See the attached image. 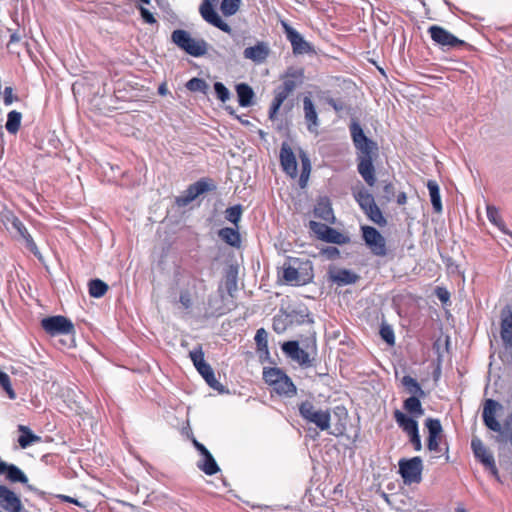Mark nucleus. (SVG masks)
<instances>
[{
  "label": "nucleus",
  "instance_id": "1",
  "mask_svg": "<svg viewBox=\"0 0 512 512\" xmlns=\"http://www.w3.org/2000/svg\"><path fill=\"white\" fill-rule=\"evenodd\" d=\"M350 133L356 149L357 171L365 183L372 187L376 183L374 159L378 155L377 143L369 139L357 122L350 125Z\"/></svg>",
  "mask_w": 512,
  "mask_h": 512
},
{
  "label": "nucleus",
  "instance_id": "2",
  "mask_svg": "<svg viewBox=\"0 0 512 512\" xmlns=\"http://www.w3.org/2000/svg\"><path fill=\"white\" fill-rule=\"evenodd\" d=\"M43 330L50 336L68 337L67 347L75 346V327L71 320L62 315L45 317L41 320Z\"/></svg>",
  "mask_w": 512,
  "mask_h": 512
},
{
  "label": "nucleus",
  "instance_id": "3",
  "mask_svg": "<svg viewBox=\"0 0 512 512\" xmlns=\"http://www.w3.org/2000/svg\"><path fill=\"white\" fill-rule=\"evenodd\" d=\"M172 42L193 57H201L208 51V44L203 39H195L183 29H176L171 34Z\"/></svg>",
  "mask_w": 512,
  "mask_h": 512
},
{
  "label": "nucleus",
  "instance_id": "4",
  "mask_svg": "<svg viewBox=\"0 0 512 512\" xmlns=\"http://www.w3.org/2000/svg\"><path fill=\"white\" fill-rule=\"evenodd\" d=\"M299 415L308 423L314 424L321 431H326L331 426V414L329 409L317 408L311 401L306 400L299 404Z\"/></svg>",
  "mask_w": 512,
  "mask_h": 512
},
{
  "label": "nucleus",
  "instance_id": "5",
  "mask_svg": "<svg viewBox=\"0 0 512 512\" xmlns=\"http://www.w3.org/2000/svg\"><path fill=\"white\" fill-rule=\"evenodd\" d=\"M471 449L475 459L482 464L484 469L488 471L496 481L502 483V479L499 475L498 468L496 466L495 458L493 453L485 446L483 441L473 436L471 439Z\"/></svg>",
  "mask_w": 512,
  "mask_h": 512
},
{
  "label": "nucleus",
  "instance_id": "6",
  "mask_svg": "<svg viewBox=\"0 0 512 512\" xmlns=\"http://www.w3.org/2000/svg\"><path fill=\"white\" fill-rule=\"evenodd\" d=\"M398 465L399 473L405 484L419 483L421 481L423 462L420 457L401 459Z\"/></svg>",
  "mask_w": 512,
  "mask_h": 512
},
{
  "label": "nucleus",
  "instance_id": "7",
  "mask_svg": "<svg viewBox=\"0 0 512 512\" xmlns=\"http://www.w3.org/2000/svg\"><path fill=\"white\" fill-rule=\"evenodd\" d=\"M215 188L216 186L210 180L200 179L191 184L182 195L178 196L176 198V203L181 207L187 206L201 194L212 191Z\"/></svg>",
  "mask_w": 512,
  "mask_h": 512
},
{
  "label": "nucleus",
  "instance_id": "8",
  "mask_svg": "<svg viewBox=\"0 0 512 512\" xmlns=\"http://www.w3.org/2000/svg\"><path fill=\"white\" fill-rule=\"evenodd\" d=\"M361 229L363 239L371 252L376 256H386V240L381 233L371 226H363Z\"/></svg>",
  "mask_w": 512,
  "mask_h": 512
},
{
  "label": "nucleus",
  "instance_id": "9",
  "mask_svg": "<svg viewBox=\"0 0 512 512\" xmlns=\"http://www.w3.org/2000/svg\"><path fill=\"white\" fill-rule=\"evenodd\" d=\"M218 2L219 0H203L199 7L200 15L209 24L215 26L225 33L230 34L232 31L231 27L221 19L214 8Z\"/></svg>",
  "mask_w": 512,
  "mask_h": 512
},
{
  "label": "nucleus",
  "instance_id": "10",
  "mask_svg": "<svg viewBox=\"0 0 512 512\" xmlns=\"http://www.w3.org/2000/svg\"><path fill=\"white\" fill-rule=\"evenodd\" d=\"M284 33L287 40L292 46V51L295 55H302L313 52L312 45L307 42L303 36L288 23L282 22Z\"/></svg>",
  "mask_w": 512,
  "mask_h": 512
},
{
  "label": "nucleus",
  "instance_id": "11",
  "mask_svg": "<svg viewBox=\"0 0 512 512\" xmlns=\"http://www.w3.org/2000/svg\"><path fill=\"white\" fill-rule=\"evenodd\" d=\"M428 32L431 39L439 46L443 48H455L465 44L463 40H460L448 30L441 26L433 25L429 27Z\"/></svg>",
  "mask_w": 512,
  "mask_h": 512
},
{
  "label": "nucleus",
  "instance_id": "12",
  "mask_svg": "<svg viewBox=\"0 0 512 512\" xmlns=\"http://www.w3.org/2000/svg\"><path fill=\"white\" fill-rule=\"evenodd\" d=\"M282 351L293 361L304 367L312 365L310 353L300 348L298 341H287L282 344Z\"/></svg>",
  "mask_w": 512,
  "mask_h": 512
},
{
  "label": "nucleus",
  "instance_id": "13",
  "mask_svg": "<svg viewBox=\"0 0 512 512\" xmlns=\"http://www.w3.org/2000/svg\"><path fill=\"white\" fill-rule=\"evenodd\" d=\"M0 507L6 512H26L19 496L5 485H0Z\"/></svg>",
  "mask_w": 512,
  "mask_h": 512
},
{
  "label": "nucleus",
  "instance_id": "14",
  "mask_svg": "<svg viewBox=\"0 0 512 512\" xmlns=\"http://www.w3.org/2000/svg\"><path fill=\"white\" fill-rule=\"evenodd\" d=\"M502 405L493 399H487L484 402L482 418L484 425L491 431H498L500 429V422L497 420L496 415Z\"/></svg>",
  "mask_w": 512,
  "mask_h": 512
},
{
  "label": "nucleus",
  "instance_id": "15",
  "mask_svg": "<svg viewBox=\"0 0 512 512\" xmlns=\"http://www.w3.org/2000/svg\"><path fill=\"white\" fill-rule=\"evenodd\" d=\"M500 336L503 345L507 349H512V307L506 305L500 314Z\"/></svg>",
  "mask_w": 512,
  "mask_h": 512
},
{
  "label": "nucleus",
  "instance_id": "16",
  "mask_svg": "<svg viewBox=\"0 0 512 512\" xmlns=\"http://www.w3.org/2000/svg\"><path fill=\"white\" fill-rule=\"evenodd\" d=\"M270 54V47L267 42L258 41L254 46L246 47L243 51V57L251 60L255 64H262Z\"/></svg>",
  "mask_w": 512,
  "mask_h": 512
},
{
  "label": "nucleus",
  "instance_id": "17",
  "mask_svg": "<svg viewBox=\"0 0 512 512\" xmlns=\"http://www.w3.org/2000/svg\"><path fill=\"white\" fill-rule=\"evenodd\" d=\"M329 279L338 286L354 284L358 281L359 275L346 268L330 267L328 270Z\"/></svg>",
  "mask_w": 512,
  "mask_h": 512
},
{
  "label": "nucleus",
  "instance_id": "18",
  "mask_svg": "<svg viewBox=\"0 0 512 512\" xmlns=\"http://www.w3.org/2000/svg\"><path fill=\"white\" fill-rule=\"evenodd\" d=\"M280 163L283 171L291 176L296 177L297 175V161L296 157L287 143H283L280 149Z\"/></svg>",
  "mask_w": 512,
  "mask_h": 512
},
{
  "label": "nucleus",
  "instance_id": "19",
  "mask_svg": "<svg viewBox=\"0 0 512 512\" xmlns=\"http://www.w3.org/2000/svg\"><path fill=\"white\" fill-rule=\"evenodd\" d=\"M0 475H4L5 479L11 483L27 484L29 479L26 474L16 465L0 461Z\"/></svg>",
  "mask_w": 512,
  "mask_h": 512
},
{
  "label": "nucleus",
  "instance_id": "20",
  "mask_svg": "<svg viewBox=\"0 0 512 512\" xmlns=\"http://www.w3.org/2000/svg\"><path fill=\"white\" fill-rule=\"evenodd\" d=\"M303 110L307 129L312 133L317 132L319 119L313 101L309 97H304L303 99Z\"/></svg>",
  "mask_w": 512,
  "mask_h": 512
},
{
  "label": "nucleus",
  "instance_id": "21",
  "mask_svg": "<svg viewBox=\"0 0 512 512\" xmlns=\"http://www.w3.org/2000/svg\"><path fill=\"white\" fill-rule=\"evenodd\" d=\"M394 419L397 425L405 432L407 435H410L419 430L418 422L415 417L408 416L402 411L396 409L393 413Z\"/></svg>",
  "mask_w": 512,
  "mask_h": 512
},
{
  "label": "nucleus",
  "instance_id": "22",
  "mask_svg": "<svg viewBox=\"0 0 512 512\" xmlns=\"http://www.w3.org/2000/svg\"><path fill=\"white\" fill-rule=\"evenodd\" d=\"M7 222L11 224V229L13 230L14 235L23 239L26 242L27 247H29L32 250V241L30 238V234L25 225L23 224V222L15 216L7 218Z\"/></svg>",
  "mask_w": 512,
  "mask_h": 512
},
{
  "label": "nucleus",
  "instance_id": "23",
  "mask_svg": "<svg viewBox=\"0 0 512 512\" xmlns=\"http://www.w3.org/2000/svg\"><path fill=\"white\" fill-rule=\"evenodd\" d=\"M236 92L238 96V102L241 107H249L253 105L254 91L246 83H240L236 85Z\"/></svg>",
  "mask_w": 512,
  "mask_h": 512
},
{
  "label": "nucleus",
  "instance_id": "24",
  "mask_svg": "<svg viewBox=\"0 0 512 512\" xmlns=\"http://www.w3.org/2000/svg\"><path fill=\"white\" fill-rule=\"evenodd\" d=\"M254 340L257 345V351L261 360L269 358L268 349V333L264 328H260L256 331Z\"/></svg>",
  "mask_w": 512,
  "mask_h": 512
},
{
  "label": "nucleus",
  "instance_id": "25",
  "mask_svg": "<svg viewBox=\"0 0 512 512\" xmlns=\"http://www.w3.org/2000/svg\"><path fill=\"white\" fill-rule=\"evenodd\" d=\"M314 215L325 221H330L334 218L333 210L328 198H321L318 200L315 208Z\"/></svg>",
  "mask_w": 512,
  "mask_h": 512
},
{
  "label": "nucleus",
  "instance_id": "26",
  "mask_svg": "<svg viewBox=\"0 0 512 512\" xmlns=\"http://www.w3.org/2000/svg\"><path fill=\"white\" fill-rule=\"evenodd\" d=\"M494 432L497 433L496 442L512 444V414H509L503 424L500 423V429Z\"/></svg>",
  "mask_w": 512,
  "mask_h": 512
},
{
  "label": "nucleus",
  "instance_id": "27",
  "mask_svg": "<svg viewBox=\"0 0 512 512\" xmlns=\"http://www.w3.org/2000/svg\"><path fill=\"white\" fill-rule=\"evenodd\" d=\"M272 388L277 394L286 397H292L296 394V386L288 375H286L283 379H280L277 384L272 386Z\"/></svg>",
  "mask_w": 512,
  "mask_h": 512
},
{
  "label": "nucleus",
  "instance_id": "28",
  "mask_svg": "<svg viewBox=\"0 0 512 512\" xmlns=\"http://www.w3.org/2000/svg\"><path fill=\"white\" fill-rule=\"evenodd\" d=\"M197 467L206 475L210 476L216 474L220 470L218 464L210 452L202 456V460L197 463Z\"/></svg>",
  "mask_w": 512,
  "mask_h": 512
},
{
  "label": "nucleus",
  "instance_id": "29",
  "mask_svg": "<svg viewBox=\"0 0 512 512\" xmlns=\"http://www.w3.org/2000/svg\"><path fill=\"white\" fill-rule=\"evenodd\" d=\"M419 398L420 397L417 395H413L407 398L403 403L404 409L415 418H419L424 414V409Z\"/></svg>",
  "mask_w": 512,
  "mask_h": 512
},
{
  "label": "nucleus",
  "instance_id": "30",
  "mask_svg": "<svg viewBox=\"0 0 512 512\" xmlns=\"http://www.w3.org/2000/svg\"><path fill=\"white\" fill-rule=\"evenodd\" d=\"M218 236L228 245L238 247L241 239L237 229L225 227L219 230Z\"/></svg>",
  "mask_w": 512,
  "mask_h": 512
},
{
  "label": "nucleus",
  "instance_id": "31",
  "mask_svg": "<svg viewBox=\"0 0 512 512\" xmlns=\"http://www.w3.org/2000/svg\"><path fill=\"white\" fill-rule=\"evenodd\" d=\"M486 211H487L488 220L493 225L498 227L503 233L509 235L512 238V232L507 230V228L500 216L499 210L495 206L487 205Z\"/></svg>",
  "mask_w": 512,
  "mask_h": 512
},
{
  "label": "nucleus",
  "instance_id": "32",
  "mask_svg": "<svg viewBox=\"0 0 512 512\" xmlns=\"http://www.w3.org/2000/svg\"><path fill=\"white\" fill-rule=\"evenodd\" d=\"M427 188L429 190L430 200L434 211L440 213L442 211V202L438 183L434 180H429Z\"/></svg>",
  "mask_w": 512,
  "mask_h": 512
},
{
  "label": "nucleus",
  "instance_id": "33",
  "mask_svg": "<svg viewBox=\"0 0 512 512\" xmlns=\"http://www.w3.org/2000/svg\"><path fill=\"white\" fill-rule=\"evenodd\" d=\"M294 315L289 313L278 314L273 319V330L281 334L289 325L294 324Z\"/></svg>",
  "mask_w": 512,
  "mask_h": 512
},
{
  "label": "nucleus",
  "instance_id": "34",
  "mask_svg": "<svg viewBox=\"0 0 512 512\" xmlns=\"http://www.w3.org/2000/svg\"><path fill=\"white\" fill-rule=\"evenodd\" d=\"M283 278L286 282L292 285H301L306 283V278L301 276L298 268L294 265H289L284 268Z\"/></svg>",
  "mask_w": 512,
  "mask_h": 512
},
{
  "label": "nucleus",
  "instance_id": "35",
  "mask_svg": "<svg viewBox=\"0 0 512 512\" xmlns=\"http://www.w3.org/2000/svg\"><path fill=\"white\" fill-rule=\"evenodd\" d=\"M354 197L363 211L376 204L373 195L364 187L354 193Z\"/></svg>",
  "mask_w": 512,
  "mask_h": 512
},
{
  "label": "nucleus",
  "instance_id": "36",
  "mask_svg": "<svg viewBox=\"0 0 512 512\" xmlns=\"http://www.w3.org/2000/svg\"><path fill=\"white\" fill-rule=\"evenodd\" d=\"M287 374L277 367L272 368H264L263 370V379L264 381L269 385L273 386L274 384H277L280 379H283Z\"/></svg>",
  "mask_w": 512,
  "mask_h": 512
},
{
  "label": "nucleus",
  "instance_id": "37",
  "mask_svg": "<svg viewBox=\"0 0 512 512\" xmlns=\"http://www.w3.org/2000/svg\"><path fill=\"white\" fill-rule=\"evenodd\" d=\"M34 374L37 379L44 384H49L51 382L52 386L55 385L54 371L50 368H47L43 363H40L37 368H34Z\"/></svg>",
  "mask_w": 512,
  "mask_h": 512
},
{
  "label": "nucleus",
  "instance_id": "38",
  "mask_svg": "<svg viewBox=\"0 0 512 512\" xmlns=\"http://www.w3.org/2000/svg\"><path fill=\"white\" fill-rule=\"evenodd\" d=\"M402 385L407 389V391L413 395H417L418 397H424L425 393L421 388L420 384L416 379L409 375H405L402 378Z\"/></svg>",
  "mask_w": 512,
  "mask_h": 512
},
{
  "label": "nucleus",
  "instance_id": "39",
  "mask_svg": "<svg viewBox=\"0 0 512 512\" xmlns=\"http://www.w3.org/2000/svg\"><path fill=\"white\" fill-rule=\"evenodd\" d=\"M21 118V113L15 110L8 113L5 127L10 134H16L18 132L21 125Z\"/></svg>",
  "mask_w": 512,
  "mask_h": 512
},
{
  "label": "nucleus",
  "instance_id": "40",
  "mask_svg": "<svg viewBox=\"0 0 512 512\" xmlns=\"http://www.w3.org/2000/svg\"><path fill=\"white\" fill-rule=\"evenodd\" d=\"M107 290L108 285L100 279H93L89 282V294L94 298L102 297Z\"/></svg>",
  "mask_w": 512,
  "mask_h": 512
},
{
  "label": "nucleus",
  "instance_id": "41",
  "mask_svg": "<svg viewBox=\"0 0 512 512\" xmlns=\"http://www.w3.org/2000/svg\"><path fill=\"white\" fill-rule=\"evenodd\" d=\"M367 217L374 222L375 224L383 227L387 224L385 217L383 216L380 208L377 204L373 205L371 208H368L364 211Z\"/></svg>",
  "mask_w": 512,
  "mask_h": 512
},
{
  "label": "nucleus",
  "instance_id": "42",
  "mask_svg": "<svg viewBox=\"0 0 512 512\" xmlns=\"http://www.w3.org/2000/svg\"><path fill=\"white\" fill-rule=\"evenodd\" d=\"M186 88L191 92L207 94L209 86L205 80L194 77L186 83Z\"/></svg>",
  "mask_w": 512,
  "mask_h": 512
},
{
  "label": "nucleus",
  "instance_id": "43",
  "mask_svg": "<svg viewBox=\"0 0 512 512\" xmlns=\"http://www.w3.org/2000/svg\"><path fill=\"white\" fill-rule=\"evenodd\" d=\"M322 240L333 244H344L347 238L336 229L328 227Z\"/></svg>",
  "mask_w": 512,
  "mask_h": 512
},
{
  "label": "nucleus",
  "instance_id": "44",
  "mask_svg": "<svg viewBox=\"0 0 512 512\" xmlns=\"http://www.w3.org/2000/svg\"><path fill=\"white\" fill-rule=\"evenodd\" d=\"M241 0H222L220 10L224 16H232L239 10Z\"/></svg>",
  "mask_w": 512,
  "mask_h": 512
},
{
  "label": "nucleus",
  "instance_id": "45",
  "mask_svg": "<svg viewBox=\"0 0 512 512\" xmlns=\"http://www.w3.org/2000/svg\"><path fill=\"white\" fill-rule=\"evenodd\" d=\"M286 99H287L286 97H284L283 95L278 93L276 90H274V98H273V101H272L270 109H269V119L270 120L273 121L277 118L279 109Z\"/></svg>",
  "mask_w": 512,
  "mask_h": 512
},
{
  "label": "nucleus",
  "instance_id": "46",
  "mask_svg": "<svg viewBox=\"0 0 512 512\" xmlns=\"http://www.w3.org/2000/svg\"><path fill=\"white\" fill-rule=\"evenodd\" d=\"M296 86V81L290 77H287L284 79L282 84L279 85L275 90L287 98L290 95V93H292L295 90Z\"/></svg>",
  "mask_w": 512,
  "mask_h": 512
},
{
  "label": "nucleus",
  "instance_id": "47",
  "mask_svg": "<svg viewBox=\"0 0 512 512\" xmlns=\"http://www.w3.org/2000/svg\"><path fill=\"white\" fill-rule=\"evenodd\" d=\"M241 215H242L241 205L231 206V207L227 208L225 211V218L229 222L235 224L236 226L238 225V223L241 219Z\"/></svg>",
  "mask_w": 512,
  "mask_h": 512
},
{
  "label": "nucleus",
  "instance_id": "48",
  "mask_svg": "<svg viewBox=\"0 0 512 512\" xmlns=\"http://www.w3.org/2000/svg\"><path fill=\"white\" fill-rule=\"evenodd\" d=\"M189 357L193 362V365L195 366L196 370H198L199 368L202 367V365H205L207 363L204 359V352L201 346H198L194 350L190 351Z\"/></svg>",
  "mask_w": 512,
  "mask_h": 512
},
{
  "label": "nucleus",
  "instance_id": "49",
  "mask_svg": "<svg viewBox=\"0 0 512 512\" xmlns=\"http://www.w3.org/2000/svg\"><path fill=\"white\" fill-rule=\"evenodd\" d=\"M18 429L23 433L18 438V443L21 448H26L32 443V430L25 425H19Z\"/></svg>",
  "mask_w": 512,
  "mask_h": 512
},
{
  "label": "nucleus",
  "instance_id": "50",
  "mask_svg": "<svg viewBox=\"0 0 512 512\" xmlns=\"http://www.w3.org/2000/svg\"><path fill=\"white\" fill-rule=\"evenodd\" d=\"M381 338L389 345L395 344V335L392 327L386 323H382L380 327Z\"/></svg>",
  "mask_w": 512,
  "mask_h": 512
},
{
  "label": "nucleus",
  "instance_id": "51",
  "mask_svg": "<svg viewBox=\"0 0 512 512\" xmlns=\"http://www.w3.org/2000/svg\"><path fill=\"white\" fill-rule=\"evenodd\" d=\"M425 425L428 429L429 436H438L442 432V425L439 419L428 418L425 421Z\"/></svg>",
  "mask_w": 512,
  "mask_h": 512
},
{
  "label": "nucleus",
  "instance_id": "52",
  "mask_svg": "<svg viewBox=\"0 0 512 512\" xmlns=\"http://www.w3.org/2000/svg\"><path fill=\"white\" fill-rule=\"evenodd\" d=\"M0 385L6 391L10 399H15L16 395L12 388L10 377L7 373L0 370Z\"/></svg>",
  "mask_w": 512,
  "mask_h": 512
},
{
  "label": "nucleus",
  "instance_id": "53",
  "mask_svg": "<svg viewBox=\"0 0 512 512\" xmlns=\"http://www.w3.org/2000/svg\"><path fill=\"white\" fill-rule=\"evenodd\" d=\"M214 90H215L217 98L221 102L224 103V102H226L230 98V92H229V90L226 88V86L223 83L215 82L214 83Z\"/></svg>",
  "mask_w": 512,
  "mask_h": 512
},
{
  "label": "nucleus",
  "instance_id": "54",
  "mask_svg": "<svg viewBox=\"0 0 512 512\" xmlns=\"http://www.w3.org/2000/svg\"><path fill=\"white\" fill-rule=\"evenodd\" d=\"M328 225L316 222V221H310L309 222V228L310 230L317 235L319 239H323L326 230L328 229Z\"/></svg>",
  "mask_w": 512,
  "mask_h": 512
},
{
  "label": "nucleus",
  "instance_id": "55",
  "mask_svg": "<svg viewBox=\"0 0 512 512\" xmlns=\"http://www.w3.org/2000/svg\"><path fill=\"white\" fill-rule=\"evenodd\" d=\"M204 380L212 389L221 393L224 392V386L216 379L214 372L211 373V376L205 377Z\"/></svg>",
  "mask_w": 512,
  "mask_h": 512
},
{
  "label": "nucleus",
  "instance_id": "56",
  "mask_svg": "<svg viewBox=\"0 0 512 512\" xmlns=\"http://www.w3.org/2000/svg\"><path fill=\"white\" fill-rule=\"evenodd\" d=\"M322 254L329 260H334L339 257L340 252L337 247L334 246H328L324 249H322Z\"/></svg>",
  "mask_w": 512,
  "mask_h": 512
},
{
  "label": "nucleus",
  "instance_id": "57",
  "mask_svg": "<svg viewBox=\"0 0 512 512\" xmlns=\"http://www.w3.org/2000/svg\"><path fill=\"white\" fill-rule=\"evenodd\" d=\"M139 11L144 22L148 24H155L157 22L154 15L147 8L140 6Z\"/></svg>",
  "mask_w": 512,
  "mask_h": 512
},
{
  "label": "nucleus",
  "instance_id": "58",
  "mask_svg": "<svg viewBox=\"0 0 512 512\" xmlns=\"http://www.w3.org/2000/svg\"><path fill=\"white\" fill-rule=\"evenodd\" d=\"M301 162H302V178L305 177V179L309 178L310 170H311V164L309 158L303 154L301 155Z\"/></svg>",
  "mask_w": 512,
  "mask_h": 512
},
{
  "label": "nucleus",
  "instance_id": "59",
  "mask_svg": "<svg viewBox=\"0 0 512 512\" xmlns=\"http://www.w3.org/2000/svg\"><path fill=\"white\" fill-rule=\"evenodd\" d=\"M408 436H409V440H410L411 444L414 447V450L420 451L422 449V443H421V438L419 435V430L408 435Z\"/></svg>",
  "mask_w": 512,
  "mask_h": 512
},
{
  "label": "nucleus",
  "instance_id": "60",
  "mask_svg": "<svg viewBox=\"0 0 512 512\" xmlns=\"http://www.w3.org/2000/svg\"><path fill=\"white\" fill-rule=\"evenodd\" d=\"M179 301L186 309H189L192 306L191 295L188 291H182L180 293Z\"/></svg>",
  "mask_w": 512,
  "mask_h": 512
},
{
  "label": "nucleus",
  "instance_id": "61",
  "mask_svg": "<svg viewBox=\"0 0 512 512\" xmlns=\"http://www.w3.org/2000/svg\"><path fill=\"white\" fill-rule=\"evenodd\" d=\"M438 438H439L438 436H428L427 447L430 451H434V452L440 451Z\"/></svg>",
  "mask_w": 512,
  "mask_h": 512
},
{
  "label": "nucleus",
  "instance_id": "62",
  "mask_svg": "<svg viewBox=\"0 0 512 512\" xmlns=\"http://www.w3.org/2000/svg\"><path fill=\"white\" fill-rule=\"evenodd\" d=\"M3 102L6 106L13 103V90L11 87H5L3 91Z\"/></svg>",
  "mask_w": 512,
  "mask_h": 512
},
{
  "label": "nucleus",
  "instance_id": "63",
  "mask_svg": "<svg viewBox=\"0 0 512 512\" xmlns=\"http://www.w3.org/2000/svg\"><path fill=\"white\" fill-rule=\"evenodd\" d=\"M290 314H293L294 317V323H297V324H301V323H304V322H312V320L309 318V315L308 314H302V313H297L295 311L291 312Z\"/></svg>",
  "mask_w": 512,
  "mask_h": 512
},
{
  "label": "nucleus",
  "instance_id": "64",
  "mask_svg": "<svg viewBox=\"0 0 512 512\" xmlns=\"http://www.w3.org/2000/svg\"><path fill=\"white\" fill-rule=\"evenodd\" d=\"M197 371L199 372V374H200L203 378L208 377V376H211V373H213V372H214V371H213V369H212V367H211L208 363H206L205 365H202V367H201V368H199Z\"/></svg>",
  "mask_w": 512,
  "mask_h": 512
}]
</instances>
